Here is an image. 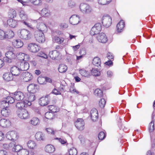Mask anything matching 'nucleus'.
Instances as JSON below:
<instances>
[{
	"label": "nucleus",
	"mask_w": 155,
	"mask_h": 155,
	"mask_svg": "<svg viewBox=\"0 0 155 155\" xmlns=\"http://www.w3.org/2000/svg\"><path fill=\"white\" fill-rule=\"evenodd\" d=\"M35 137L38 141L44 140L45 139V135L41 132H37L35 134Z\"/></svg>",
	"instance_id": "obj_21"
},
{
	"label": "nucleus",
	"mask_w": 155,
	"mask_h": 155,
	"mask_svg": "<svg viewBox=\"0 0 155 155\" xmlns=\"http://www.w3.org/2000/svg\"><path fill=\"white\" fill-rule=\"evenodd\" d=\"M59 53L57 51L55 50L50 51L49 56L52 59H55L59 55Z\"/></svg>",
	"instance_id": "obj_34"
},
{
	"label": "nucleus",
	"mask_w": 155,
	"mask_h": 155,
	"mask_svg": "<svg viewBox=\"0 0 155 155\" xmlns=\"http://www.w3.org/2000/svg\"><path fill=\"white\" fill-rule=\"evenodd\" d=\"M23 80L25 82H28L31 80L33 78L32 74L30 73L26 72L22 74Z\"/></svg>",
	"instance_id": "obj_18"
},
{
	"label": "nucleus",
	"mask_w": 155,
	"mask_h": 155,
	"mask_svg": "<svg viewBox=\"0 0 155 155\" xmlns=\"http://www.w3.org/2000/svg\"><path fill=\"white\" fill-rule=\"evenodd\" d=\"M79 73L83 76L88 77L91 75L89 72L86 71L84 69H81L79 70Z\"/></svg>",
	"instance_id": "obj_37"
},
{
	"label": "nucleus",
	"mask_w": 155,
	"mask_h": 155,
	"mask_svg": "<svg viewBox=\"0 0 155 155\" xmlns=\"http://www.w3.org/2000/svg\"><path fill=\"white\" fill-rule=\"evenodd\" d=\"M124 22L123 20H121L117 25V31L118 32H121L123 29L124 26Z\"/></svg>",
	"instance_id": "obj_31"
},
{
	"label": "nucleus",
	"mask_w": 155,
	"mask_h": 155,
	"mask_svg": "<svg viewBox=\"0 0 155 155\" xmlns=\"http://www.w3.org/2000/svg\"><path fill=\"white\" fill-rule=\"evenodd\" d=\"M29 68V64L28 62L24 61L20 63V68L21 71H26Z\"/></svg>",
	"instance_id": "obj_25"
},
{
	"label": "nucleus",
	"mask_w": 155,
	"mask_h": 155,
	"mask_svg": "<svg viewBox=\"0 0 155 155\" xmlns=\"http://www.w3.org/2000/svg\"><path fill=\"white\" fill-rule=\"evenodd\" d=\"M28 49L32 52H37L39 50V47L36 44L31 43L28 45Z\"/></svg>",
	"instance_id": "obj_12"
},
{
	"label": "nucleus",
	"mask_w": 155,
	"mask_h": 155,
	"mask_svg": "<svg viewBox=\"0 0 155 155\" xmlns=\"http://www.w3.org/2000/svg\"><path fill=\"white\" fill-rule=\"evenodd\" d=\"M154 122L152 121L149 124V131L150 132H152L154 130Z\"/></svg>",
	"instance_id": "obj_52"
},
{
	"label": "nucleus",
	"mask_w": 155,
	"mask_h": 155,
	"mask_svg": "<svg viewBox=\"0 0 155 155\" xmlns=\"http://www.w3.org/2000/svg\"><path fill=\"white\" fill-rule=\"evenodd\" d=\"M70 91L71 92L73 93H76V94L79 93V92L76 89L74 88V86H73L71 87L70 89Z\"/></svg>",
	"instance_id": "obj_54"
},
{
	"label": "nucleus",
	"mask_w": 155,
	"mask_h": 155,
	"mask_svg": "<svg viewBox=\"0 0 155 155\" xmlns=\"http://www.w3.org/2000/svg\"><path fill=\"white\" fill-rule=\"evenodd\" d=\"M35 99V97L34 93H31L28 97L29 101H28L31 103V102L34 101Z\"/></svg>",
	"instance_id": "obj_48"
},
{
	"label": "nucleus",
	"mask_w": 155,
	"mask_h": 155,
	"mask_svg": "<svg viewBox=\"0 0 155 155\" xmlns=\"http://www.w3.org/2000/svg\"><path fill=\"white\" fill-rule=\"evenodd\" d=\"M105 136L104 133L103 132H101L99 133L98 137L99 139L102 140L104 138Z\"/></svg>",
	"instance_id": "obj_55"
},
{
	"label": "nucleus",
	"mask_w": 155,
	"mask_h": 155,
	"mask_svg": "<svg viewBox=\"0 0 155 155\" xmlns=\"http://www.w3.org/2000/svg\"><path fill=\"white\" fill-rule=\"evenodd\" d=\"M25 54L22 53H20L18 54H17V58L20 60H24V56Z\"/></svg>",
	"instance_id": "obj_53"
},
{
	"label": "nucleus",
	"mask_w": 155,
	"mask_h": 155,
	"mask_svg": "<svg viewBox=\"0 0 155 155\" xmlns=\"http://www.w3.org/2000/svg\"><path fill=\"white\" fill-rule=\"evenodd\" d=\"M4 108L1 111L2 114L5 117L8 116L10 115L11 113V110L8 107L5 106Z\"/></svg>",
	"instance_id": "obj_30"
},
{
	"label": "nucleus",
	"mask_w": 155,
	"mask_h": 155,
	"mask_svg": "<svg viewBox=\"0 0 155 155\" xmlns=\"http://www.w3.org/2000/svg\"><path fill=\"white\" fill-rule=\"evenodd\" d=\"M102 26L101 23L96 24L91 28L90 33L92 35H94L98 33L101 30Z\"/></svg>",
	"instance_id": "obj_7"
},
{
	"label": "nucleus",
	"mask_w": 155,
	"mask_h": 155,
	"mask_svg": "<svg viewBox=\"0 0 155 155\" xmlns=\"http://www.w3.org/2000/svg\"><path fill=\"white\" fill-rule=\"evenodd\" d=\"M56 139H58L59 141L62 144H64L67 141L65 140H64L62 138H56Z\"/></svg>",
	"instance_id": "obj_62"
},
{
	"label": "nucleus",
	"mask_w": 155,
	"mask_h": 155,
	"mask_svg": "<svg viewBox=\"0 0 155 155\" xmlns=\"http://www.w3.org/2000/svg\"><path fill=\"white\" fill-rule=\"evenodd\" d=\"M49 95H47L45 97H42L39 100V103L41 106H45L47 105L49 102Z\"/></svg>",
	"instance_id": "obj_14"
},
{
	"label": "nucleus",
	"mask_w": 155,
	"mask_h": 155,
	"mask_svg": "<svg viewBox=\"0 0 155 155\" xmlns=\"http://www.w3.org/2000/svg\"><path fill=\"white\" fill-rule=\"evenodd\" d=\"M48 109L52 113H54L58 112L59 109L58 107L54 105H51L48 106Z\"/></svg>",
	"instance_id": "obj_39"
},
{
	"label": "nucleus",
	"mask_w": 155,
	"mask_h": 155,
	"mask_svg": "<svg viewBox=\"0 0 155 155\" xmlns=\"http://www.w3.org/2000/svg\"><path fill=\"white\" fill-rule=\"evenodd\" d=\"M97 40L100 42L105 43L107 41V38L104 33H101L99 34L97 36Z\"/></svg>",
	"instance_id": "obj_16"
},
{
	"label": "nucleus",
	"mask_w": 155,
	"mask_h": 155,
	"mask_svg": "<svg viewBox=\"0 0 155 155\" xmlns=\"http://www.w3.org/2000/svg\"><path fill=\"white\" fill-rule=\"evenodd\" d=\"M18 34L19 37L21 39L28 40L31 37V34L30 31L25 29L19 30Z\"/></svg>",
	"instance_id": "obj_2"
},
{
	"label": "nucleus",
	"mask_w": 155,
	"mask_h": 155,
	"mask_svg": "<svg viewBox=\"0 0 155 155\" xmlns=\"http://www.w3.org/2000/svg\"><path fill=\"white\" fill-rule=\"evenodd\" d=\"M94 94L95 96L99 97H101L103 95L102 91L99 89H96L94 91Z\"/></svg>",
	"instance_id": "obj_43"
},
{
	"label": "nucleus",
	"mask_w": 155,
	"mask_h": 155,
	"mask_svg": "<svg viewBox=\"0 0 155 155\" xmlns=\"http://www.w3.org/2000/svg\"><path fill=\"white\" fill-rule=\"evenodd\" d=\"M46 130L49 134H54L55 131L52 129L50 128H47L46 129Z\"/></svg>",
	"instance_id": "obj_58"
},
{
	"label": "nucleus",
	"mask_w": 155,
	"mask_h": 155,
	"mask_svg": "<svg viewBox=\"0 0 155 155\" xmlns=\"http://www.w3.org/2000/svg\"><path fill=\"white\" fill-rule=\"evenodd\" d=\"M22 149V147L19 145H16L13 147L12 151L15 152H19Z\"/></svg>",
	"instance_id": "obj_45"
},
{
	"label": "nucleus",
	"mask_w": 155,
	"mask_h": 155,
	"mask_svg": "<svg viewBox=\"0 0 155 155\" xmlns=\"http://www.w3.org/2000/svg\"><path fill=\"white\" fill-rule=\"evenodd\" d=\"M5 55L6 57L4 58V60L8 63L12 62V60L17 56L16 51L12 48L6 52Z\"/></svg>",
	"instance_id": "obj_1"
},
{
	"label": "nucleus",
	"mask_w": 155,
	"mask_h": 155,
	"mask_svg": "<svg viewBox=\"0 0 155 155\" xmlns=\"http://www.w3.org/2000/svg\"><path fill=\"white\" fill-rule=\"evenodd\" d=\"M111 0H98V3L101 5H105L109 4Z\"/></svg>",
	"instance_id": "obj_46"
},
{
	"label": "nucleus",
	"mask_w": 155,
	"mask_h": 155,
	"mask_svg": "<svg viewBox=\"0 0 155 155\" xmlns=\"http://www.w3.org/2000/svg\"><path fill=\"white\" fill-rule=\"evenodd\" d=\"M36 28L38 30L37 31H39L40 32L44 33L47 30V28L45 25L42 22L38 23L36 25Z\"/></svg>",
	"instance_id": "obj_13"
},
{
	"label": "nucleus",
	"mask_w": 155,
	"mask_h": 155,
	"mask_svg": "<svg viewBox=\"0 0 155 155\" xmlns=\"http://www.w3.org/2000/svg\"><path fill=\"white\" fill-rule=\"evenodd\" d=\"M21 71L20 68L16 66H14L11 67L10 69V72L13 76H18L21 73Z\"/></svg>",
	"instance_id": "obj_15"
},
{
	"label": "nucleus",
	"mask_w": 155,
	"mask_h": 155,
	"mask_svg": "<svg viewBox=\"0 0 155 155\" xmlns=\"http://www.w3.org/2000/svg\"><path fill=\"white\" fill-rule=\"evenodd\" d=\"M80 21V18L78 15H73L69 19V22L72 25H77Z\"/></svg>",
	"instance_id": "obj_11"
},
{
	"label": "nucleus",
	"mask_w": 155,
	"mask_h": 155,
	"mask_svg": "<svg viewBox=\"0 0 155 155\" xmlns=\"http://www.w3.org/2000/svg\"><path fill=\"white\" fill-rule=\"evenodd\" d=\"M20 20L19 21H26L28 19V16L25 12L23 10H21L19 13Z\"/></svg>",
	"instance_id": "obj_26"
},
{
	"label": "nucleus",
	"mask_w": 155,
	"mask_h": 155,
	"mask_svg": "<svg viewBox=\"0 0 155 155\" xmlns=\"http://www.w3.org/2000/svg\"><path fill=\"white\" fill-rule=\"evenodd\" d=\"M3 77L5 80L7 81H12L13 79V75L9 72L5 73L3 75Z\"/></svg>",
	"instance_id": "obj_27"
},
{
	"label": "nucleus",
	"mask_w": 155,
	"mask_h": 155,
	"mask_svg": "<svg viewBox=\"0 0 155 155\" xmlns=\"http://www.w3.org/2000/svg\"><path fill=\"white\" fill-rule=\"evenodd\" d=\"M8 25L12 28H15L18 25V21L17 20L12 18L9 19L7 20Z\"/></svg>",
	"instance_id": "obj_22"
},
{
	"label": "nucleus",
	"mask_w": 155,
	"mask_h": 155,
	"mask_svg": "<svg viewBox=\"0 0 155 155\" xmlns=\"http://www.w3.org/2000/svg\"><path fill=\"white\" fill-rule=\"evenodd\" d=\"M69 155H76L77 153V151L76 149L72 148L69 150Z\"/></svg>",
	"instance_id": "obj_47"
},
{
	"label": "nucleus",
	"mask_w": 155,
	"mask_h": 155,
	"mask_svg": "<svg viewBox=\"0 0 155 155\" xmlns=\"http://www.w3.org/2000/svg\"><path fill=\"white\" fill-rule=\"evenodd\" d=\"M102 22L104 26L108 27L111 24V18L109 16H104L102 18Z\"/></svg>",
	"instance_id": "obj_9"
},
{
	"label": "nucleus",
	"mask_w": 155,
	"mask_h": 155,
	"mask_svg": "<svg viewBox=\"0 0 155 155\" xmlns=\"http://www.w3.org/2000/svg\"><path fill=\"white\" fill-rule=\"evenodd\" d=\"M11 125V123L9 120L5 119H1L0 120V125L3 127H6Z\"/></svg>",
	"instance_id": "obj_23"
},
{
	"label": "nucleus",
	"mask_w": 155,
	"mask_h": 155,
	"mask_svg": "<svg viewBox=\"0 0 155 155\" xmlns=\"http://www.w3.org/2000/svg\"><path fill=\"white\" fill-rule=\"evenodd\" d=\"M5 39L6 38L11 39L13 38L14 36V32L10 30H7L6 31H5Z\"/></svg>",
	"instance_id": "obj_32"
},
{
	"label": "nucleus",
	"mask_w": 155,
	"mask_h": 155,
	"mask_svg": "<svg viewBox=\"0 0 155 155\" xmlns=\"http://www.w3.org/2000/svg\"><path fill=\"white\" fill-rule=\"evenodd\" d=\"M14 97L17 101L22 100L24 98V94L21 91H17L14 93Z\"/></svg>",
	"instance_id": "obj_20"
},
{
	"label": "nucleus",
	"mask_w": 155,
	"mask_h": 155,
	"mask_svg": "<svg viewBox=\"0 0 155 155\" xmlns=\"http://www.w3.org/2000/svg\"><path fill=\"white\" fill-rule=\"evenodd\" d=\"M67 69V67L64 64H61L59 65L58 68L59 71L60 73L65 72Z\"/></svg>",
	"instance_id": "obj_38"
},
{
	"label": "nucleus",
	"mask_w": 155,
	"mask_h": 155,
	"mask_svg": "<svg viewBox=\"0 0 155 155\" xmlns=\"http://www.w3.org/2000/svg\"><path fill=\"white\" fill-rule=\"evenodd\" d=\"M68 5L71 8L75 6L76 5L75 3L72 1H70L68 3Z\"/></svg>",
	"instance_id": "obj_63"
},
{
	"label": "nucleus",
	"mask_w": 155,
	"mask_h": 155,
	"mask_svg": "<svg viewBox=\"0 0 155 155\" xmlns=\"http://www.w3.org/2000/svg\"><path fill=\"white\" fill-rule=\"evenodd\" d=\"M31 103L28 102V100H25L23 102H20L17 103L16 105V107L18 109V110H22V109H24V107H26L31 105Z\"/></svg>",
	"instance_id": "obj_8"
},
{
	"label": "nucleus",
	"mask_w": 155,
	"mask_h": 155,
	"mask_svg": "<svg viewBox=\"0 0 155 155\" xmlns=\"http://www.w3.org/2000/svg\"><path fill=\"white\" fill-rule=\"evenodd\" d=\"M35 37L36 41L39 43H43L45 40L44 33L39 31L35 32Z\"/></svg>",
	"instance_id": "obj_6"
},
{
	"label": "nucleus",
	"mask_w": 155,
	"mask_h": 155,
	"mask_svg": "<svg viewBox=\"0 0 155 155\" xmlns=\"http://www.w3.org/2000/svg\"><path fill=\"white\" fill-rule=\"evenodd\" d=\"M17 137V134L15 131L8 132L6 135V137L9 140H15Z\"/></svg>",
	"instance_id": "obj_19"
},
{
	"label": "nucleus",
	"mask_w": 155,
	"mask_h": 155,
	"mask_svg": "<svg viewBox=\"0 0 155 155\" xmlns=\"http://www.w3.org/2000/svg\"><path fill=\"white\" fill-rule=\"evenodd\" d=\"M107 57L109 59H114V56L113 55L112 53L109 52L107 54Z\"/></svg>",
	"instance_id": "obj_59"
},
{
	"label": "nucleus",
	"mask_w": 155,
	"mask_h": 155,
	"mask_svg": "<svg viewBox=\"0 0 155 155\" xmlns=\"http://www.w3.org/2000/svg\"><path fill=\"white\" fill-rule=\"evenodd\" d=\"M38 81L41 84H46V79L45 77H39L38 78Z\"/></svg>",
	"instance_id": "obj_44"
},
{
	"label": "nucleus",
	"mask_w": 155,
	"mask_h": 155,
	"mask_svg": "<svg viewBox=\"0 0 155 155\" xmlns=\"http://www.w3.org/2000/svg\"><path fill=\"white\" fill-rule=\"evenodd\" d=\"M45 116L46 118L49 120H51L54 117V114L51 112H46L45 114Z\"/></svg>",
	"instance_id": "obj_42"
},
{
	"label": "nucleus",
	"mask_w": 155,
	"mask_h": 155,
	"mask_svg": "<svg viewBox=\"0 0 155 155\" xmlns=\"http://www.w3.org/2000/svg\"><path fill=\"white\" fill-rule=\"evenodd\" d=\"M15 102L14 99L11 97L8 96L2 101L0 103L1 107H8L9 104H12Z\"/></svg>",
	"instance_id": "obj_5"
},
{
	"label": "nucleus",
	"mask_w": 155,
	"mask_h": 155,
	"mask_svg": "<svg viewBox=\"0 0 155 155\" xmlns=\"http://www.w3.org/2000/svg\"><path fill=\"white\" fill-rule=\"evenodd\" d=\"M40 120L37 117H33L31 118L29 121V123L33 126L38 125L40 123Z\"/></svg>",
	"instance_id": "obj_29"
},
{
	"label": "nucleus",
	"mask_w": 155,
	"mask_h": 155,
	"mask_svg": "<svg viewBox=\"0 0 155 155\" xmlns=\"http://www.w3.org/2000/svg\"><path fill=\"white\" fill-rule=\"evenodd\" d=\"M39 56L43 58H48V55L43 52H41L39 53Z\"/></svg>",
	"instance_id": "obj_61"
},
{
	"label": "nucleus",
	"mask_w": 155,
	"mask_h": 155,
	"mask_svg": "<svg viewBox=\"0 0 155 155\" xmlns=\"http://www.w3.org/2000/svg\"><path fill=\"white\" fill-rule=\"evenodd\" d=\"M52 40L54 42L60 44L64 41V39L63 38L61 37L59 38L57 36H55L53 38Z\"/></svg>",
	"instance_id": "obj_40"
},
{
	"label": "nucleus",
	"mask_w": 155,
	"mask_h": 155,
	"mask_svg": "<svg viewBox=\"0 0 155 155\" xmlns=\"http://www.w3.org/2000/svg\"><path fill=\"white\" fill-rule=\"evenodd\" d=\"M5 31L0 29V40H3L5 39Z\"/></svg>",
	"instance_id": "obj_50"
},
{
	"label": "nucleus",
	"mask_w": 155,
	"mask_h": 155,
	"mask_svg": "<svg viewBox=\"0 0 155 155\" xmlns=\"http://www.w3.org/2000/svg\"><path fill=\"white\" fill-rule=\"evenodd\" d=\"M45 151L49 153H53L55 150V148L52 145L49 144L46 145L45 147Z\"/></svg>",
	"instance_id": "obj_33"
},
{
	"label": "nucleus",
	"mask_w": 155,
	"mask_h": 155,
	"mask_svg": "<svg viewBox=\"0 0 155 155\" xmlns=\"http://www.w3.org/2000/svg\"><path fill=\"white\" fill-rule=\"evenodd\" d=\"M92 63L94 65L98 67L100 66L101 64V60L98 57H95L93 60Z\"/></svg>",
	"instance_id": "obj_36"
},
{
	"label": "nucleus",
	"mask_w": 155,
	"mask_h": 155,
	"mask_svg": "<svg viewBox=\"0 0 155 155\" xmlns=\"http://www.w3.org/2000/svg\"><path fill=\"white\" fill-rule=\"evenodd\" d=\"M28 91L31 93H34L37 91V85L35 84H31L27 87Z\"/></svg>",
	"instance_id": "obj_24"
},
{
	"label": "nucleus",
	"mask_w": 155,
	"mask_h": 155,
	"mask_svg": "<svg viewBox=\"0 0 155 155\" xmlns=\"http://www.w3.org/2000/svg\"><path fill=\"white\" fill-rule=\"evenodd\" d=\"M21 22H23V24L26 25L28 27L31 28H32V25L25 21H22Z\"/></svg>",
	"instance_id": "obj_64"
},
{
	"label": "nucleus",
	"mask_w": 155,
	"mask_h": 155,
	"mask_svg": "<svg viewBox=\"0 0 155 155\" xmlns=\"http://www.w3.org/2000/svg\"><path fill=\"white\" fill-rule=\"evenodd\" d=\"M52 93L55 95H58L61 94L60 92L58 91L56 88L54 89L52 91Z\"/></svg>",
	"instance_id": "obj_60"
},
{
	"label": "nucleus",
	"mask_w": 155,
	"mask_h": 155,
	"mask_svg": "<svg viewBox=\"0 0 155 155\" xmlns=\"http://www.w3.org/2000/svg\"><path fill=\"white\" fill-rule=\"evenodd\" d=\"M75 124L76 127L79 130H82L84 128V123L82 119H78Z\"/></svg>",
	"instance_id": "obj_10"
},
{
	"label": "nucleus",
	"mask_w": 155,
	"mask_h": 155,
	"mask_svg": "<svg viewBox=\"0 0 155 155\" xmlns=\"http://www.w3.org/2000/svg\"><path fill=\"white\" fill-rule=\"evenodd\" d=\"M31 3L35 5H41V0H32Z\"/></svg>",
	"instance_id": "obj_51"
},
{
	"label": "nucleus",
	"mask_w": 155,
	"mask_h": 155,
	"mask_svg": "<svg viewBox=\"0 0 155 155\" xmlns=\"http://www.w3.org/2000/svg\"><path fill=\"white\" fill-rule=\"evenodd\" d=\"M91 73L94 76H97L98 75L97 70L95 69H92L91 70Z\"/></svg>",
	"instance_id": "obj_57"
},
{
	"label": "nucleus",
	"mask_w": 155,
	"mask_h": 155,
	"mask_svg": "<svg viewBox=\"0 0 155 155\" xmlns=\"http://www.w3.org/2000/svg\"><path fill=\"white\" fill-rule=\"evenodd\" d=\"M18 116L21 119H25L29 117L28 111L25 109L18 110L17 111Z\"/></svg>",
	"instance_id": "obj_4"
},
{
	"label": "nucleus",
	"mask_w": 155,
	"mask_h": 155,
	"mask_svg": "<svg viewBox=\"0 0 155 155\" xmlns=\"http://www.w3.org/2000/svg\"><path fill=\"white\" fill-rule=\"evenodd\" d=\"M12 45L16 48H20L23 45V43L20 39L14 40L12 42Z\"/></svg>",
	"instance_id": "obj_28"
},
{
	"label": "nucleus",
	"mask_w": 155,
	"mask_h": 155,
	"mask_svg": "<svg viewBox=\"0 0 155 155\" xmlns=\"http://www.w3.org/2000/svg\"><path fill=\"white\" fill-rule=\"evenodd\" d=\"M79 7L81 11L84 14H90L93 11L92 7L86 3H81Z\"/></svg>",
	"instance_id": "obj_3"
},
{
	"label": "nucleus",
	"mask_w": 155,
	"mask_h": 155,
	"mask_svg": "<svg viewBox=\"0 0 155 155\" xmlns=\"http://www.w3.org/2000/svg\"><path fill=\"white\" fill-rule=\"evenodd\" d=\"M91 117L94 121H96L98 119V114L97 110L95 108L92 109L91 111Z\"/></svg>",
	"instance_id": "obj_17"
},
{
	"label": "nucleus",
	"mask_w": 155,
	"mask_h": 155,
	"mask_svg": "<svg viewBox=\"0 0 155 155\" xmlns=\"http://www.w3.org/2000/svg\"><path fill=\"white\" fill-rule=\"evenodd\" d=\"M41 14L44 17H48L51 15L50 11L46 8L43 9L41 11Z\"/></svg>",
	"instance_id": "obj_35"
},
{
	"label": "nucleus",
	"mask_w": 155,
	"mask_h": 155,
	"mask_svg": "<svg viewBox=\"0 0 155 155\" xmlns=\"http://www.w3.org/2000/svg\"><path fill=\"white\" fill-rule=\"evenodd\" d=\"M106 101L104 99H101L99 102V104L101 108H103L105 104Z\"/></svg>",
	"instance_id": "obj_49"
},
{
	"label": "nucleus",
	"mask_w": 155,
	"mask_h": 155,
	"mask_svg": "<svg viewBox=\"0 0 155 155\" xmlns=\"http://www.w3.org/2000/svg\"><path fill=\"white\" fill-rule=\"evenodd\" d=\"M28 147L31 149H34L36 147V144L34 141L29 140L27 143Z\"/></svg>",
	"instance_id": "obj_41"
},
{
	"label": "nucleus",
	"mask_w": 155,
	"mask_h": 155,
	"mask_svg": "<svg viewBox=\"0 0 155 155\" xmlns=\"http://www.w3.org/2000/svg\"><path fill=\"white\" fill-rule=\"evenodd\" d=\"M21 154L28 155L29 154V152L26 149H22L20 151Z\"/></svg>",
	"instance_id": "obj_56"
}]
</instances>
